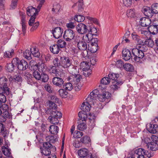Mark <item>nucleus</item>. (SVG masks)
Segmentation results:
<instances>
[{
    "mask_svg": "<svg viewBox=\"0 0 158 158\" xmlns=\"http://www.w3.org/2000/svg\"><path fill=\"white\" fill-rule=\"evenodd\" d=\"M53 63L54 65V66H55V67H59L60 65H61V62H60L59 61L57 58H55L53 60Z\"/></svg>",
    "mask_w": 158,
    "mask_h": 158,
    "instance_id": "obj_63",
    "label": "nucleus"
},
{
    "mask_svg": "<svg viewBox=\"0 0 158 158\" xmlns=\"http://www.w3.org/2000/svg\"><path fill=\"white\" fill-rule=\"evenodd\" d=\"M87 128L86 125L84 123L83 121L79 120L78 124L77 126V128L78 129L81 131H84Z\"/></svg>",
    "mask_w": 158,
    "mask_h": 158,
    "instance_id": "obj_31",
    "label": "nucleus"
},
{
    "mask_svg": "<svg viewBox=\"0 0 158 158\" xmlns=\"http://www.w3.org/2000/svg\"><path fill=\"white\" fill-rule=\"evenodd\" d=\"M108 77H105L101 80V83L103 85H107L109 84L110 82V79L108 78Z\"/></svg>",
    "mask_w": 158,
    "mask_h": 158,
    "instance_id": "obj_51",
    "label": "nucleus"
},
{
    "mask_svg": "<svg viewBox=\"0 0 158 158\" xmlns=\"http://www.w3.org/2000/svg\"><path fill=\"white\" fill-rule=\"evenodd\" d=\"M66 26L68 28L73 29L76 26V24L74 22H70L66 24Z\"/></svg>",
    "mask_w": 158,
    "mask_h": 158,
    "instance_id": "obj_64",
    "label": "nucleus"
},
{
    "mask_svg": "<svg viewBox=\"0 0 158 158\" xmlns=\"http://www.w3.org/2000/svg\"><path fill=\"white\" fill-rule=\"evenodd\" d=\"M14 67L15 66L10 63L7 64L6 66V70L9 72L13 71L14 70Z\"/></svg>",
    "mask_w": 158,
    "mask_h": 158,
    "instance_id": "obj_58",
    "label": "nucleus"
},
{
    "mask_svg": "<svg viewBox=\"0 0 158 158\" xmlns=\"http://www.w3.org/2000/svg\"><path fill=\"white\" fill-rule=\"evenodd\" d=\"M28 67V63L26 60H20L18 66V68L19 70L22 71L25 70Z\"/></svg>",
    "mask_w": 158,
    "mask_h": 158,
    "instance_id": "obj_20",
    "label": "nucleus"
},
{
    "mask_svg": "<svg viewBox=\"0 0 158 158\" xmlns=\"http://www.w3.org/2000/svg\"><path fill=\"white\" fill-rule=\"evenodd\" d=\"M81 142L84 143H88L90 141V138L87 136H84L80 139Z\"/></svg>",
    "mask_w": 158,
    "mask_h": 158,
    "instance_id": "obj_52",
    "label": "nucleus"
},
{
    "mask_svg": "<svg viewBox=\"0 0 158 158\" xmlns=\"http://www.w3.org/2000/svg\"><path fill=\"white\" fill-rule=\"evenodd\" d=\"M27 15L29 16H35L38 14V12L36 10V9L32 6L28 7L27 10Z\"/></svg>",
    "mask_w": 158,
    "mask_h": 158,
    "instance_id": "obj_24",
    "label": "nucleus"
},
{
    "mask_svg": "<svg viewBox=\"0 0 158 158\" xmlns=\"http://www.w3.org/2000/svg\"><path fill=\"white\" fill-rule=\"evenodd\" d=\"M45 113L47 114H49L50 116L48 117V119L50 122L53 124H56L59 122L58 119L62 117V114L59 112H55L49 110H46Z\"/></svg>",
    "mask_w": 158,
    "mask_h": 158,
    "instance_id": "obj_1",
    "label": "nucleus"
},
{
    "mask_svg": "<svg viewBox=\"0 0 158 158\" xmlns=\"http://www.w3.org/2000/svg\"><path fill=\"white\" fill-rule=\"evenodd\" d=\"M139 32L141 34H143L147 37L150 34L149 32L146 30H144L143 28L140 29L139 30Z\"/></svg>",
    "mask_w": 158,
    "mask_h": 158,
    "instance_id": "obj_61",
    "label": "nucleus"
},
{
    "mask_svg": "<svg viewBox=\"0 0 158 158\" xmlns=\"http://www.w3.org/2000/svg\"><path fill=\"white\" fill-rule=\"evenodd\" d=\"M90 105L89 103L86 102H83L81 106V109L83 112L85 113L86 112L89 111L90 110Z\"/></svg>",
    "mask_w": 158,
    "mask_h": 158,
    "instance_id": "obj_29",
    "label": "nucleus"
},
{
    "mask_svg": "<svg viewBox=\"0 0 158 158\" xmlns=\"http://www.w3.org/2000/svg\"><path fill=\"white\" fill-rule=\"evenodd\" d=\"M58 93L60 95L62 98L65 97L68 93V92L63 89H60L59 90Z\"/></svg>",
    "mask_w": 158,
    "mask_h": 158,
    "instance_id": "obj_54",
    "label": "nucleus"
},
{
    "mask_svg": "<svg viewBox=\"0 0 158 158\" xmlns=\"http://www.w3.org/2000/svg\"><path fill=\"white\" fill-rule=\"evenodd\" d=\"M108 78L110 79V82L113 81L118 80V78L119 77V75L118 74L112 73H110L108 75ZM118 80H120L118 79Z\"/></svg>",
    "mask_w": 158,
    "mask_h": 158,
    "instance_id": "obj_34",
    "label": "nucleus"
},
{
    "mask_svg": "<svg viewBox=\"0 0 158 158\" xmlns=\"http://www.w3.org/2000/svg\"><path fill=\"white\" fill-rule=\"evenodd\" d=\"M33 75L34 77L37 80H40L41 74L38 71H35L33 73Z\"/></svg>",
    "mask_w": 158,
    "mask_h": 158,
    "instance_id": "obj_56",
    "label": "nucleus"
},
{
    "mask_svg": "<svg viewBox=\"0 0 158 158\" xmlns=\"http://www.w3.org/2000/svg\"><path fill=\"white\" fill-rule=\"evenodd\" d=\"M132 53L134 56L133 59L135 62L139 63L142 62V60L144 56L143 52L141 50H139V49L134 48L132 50Z\"/></svg>",
    "mask_w": 158,
    "mask_h": 158,
    "instance_id": "obj_2",
    "label": "nucleus"
},
{
    "mask_svg": "<svg viewBox=\"0 0 158 158\" xmlns=\"http://www.w3.org/2000/svg\"><path fill=\"white\" fill-rule=\"evenodd\" d=\"M124 65L123 61L121 60H119L116 62L115 66L116 67L121 70L123 69Z\"/></svg>",
    "mask_w": 158,
    "mask_h": 158,
    "instance_id": "obj_40",
    "label": "nucleus"
},
{
    "mask_svg": "<svg viewBox=\"0 0 158 158\" xmlns=\"http://www.w3.org/2000/svg\"><path fill=\"white\" fill-rule=\"evenodd\" d=\"M142 10L144 15L148 18H152L153 15L154 13L151 7L144 6L143 7Z\"/></svg>",
    "mask_w": 158,
    "mask_h": 158,
    "instance_id": "obj_15",
    "label": "nucleus"
},
{
    "mask_svg": "<svg viewBox=\"0 0 158 158\" xmlns=\"http://www.w3.org/2000/svg\"><path fill=\"white\" fill-rule=\"evenodd\" d=\"M56 136H51L50 137V142H45L43 143V144L44 148L50 149L52 147V145L50 143L54 142L56 141Z\"/></svg>",
    "mask_w": 158,
    "mask_h": 158,
    "instance_id": "obj_16",
    "label": "nucleus"
},
{
    "mask_svg": "<svg viewBox=\"0 0 158 158\" xmlns=\"http://www.w3.org/2000/svg\"><path fill=\"white\" fill-rule=\"evenodd\" d=\"M56 67L54 66H50L48 69L49 72L51 74H55V76H59L60 75L59 73H60L58 71Z\"/></svg>",
    "mask_w": 158,
    "mask_h": 158,
    "instance_id": "obj_30",
    "label": "nucleus"
},
{
    "mask_svg": "<svg viewBox=\"0 0 158 158\" xmlns=\"http://www.w3.org/2000/svg\"><path fill=\"white\" fill-rule=\"evenodd\" d=\"M2 151L3 154L7 156H9L10 155L11 153L10 150L4 146L2 148Z\"/></svg>",
    "mask_w": 158,
    "mask_h": 158,
    "instance_id": "obj_45",
    "label": "nucleus"
},
{
    "mask_svg": "<svg viewBox=\"0 0 158 158\" xmlns=\"http://www.w3.org/2000/svg\"><path fill=\"white\" fill-rule=\"evenodd\" d=\"M75 36V32L73 30L69 29L65 31L63 37L66 41L71 42L74 38Z\"/></svg>",
    "mask_w": 158,
    "mask_h": 158,
    "instance_id": "obj_6",
    "label": "nucleus"
},
{
    "mask_svg": "<svg viewBox=\"0 0 158 158\" xmlns=\"http://www.w3.org/2000/svg\"><path fill=\"white\" fill-rule=\"evenodd\" d=\"M20 61V60L18 58L16 57L13 59L11 63L15 66H18Z\"/></svg>",
    "mask_w": 158,
    "mask_h": 158,
    "instance_id": "obj_60",
    "label": "nucleus"
},
{
    "mask_svg": "<svg viewBox=\"0 0 158 158\" xmlns=\"http://www.w3.org/2000/svg\"><path fill=\"white\" fill-rule=\"evenodd\" d=\"M78 155L81 157L85 158H94L91 154L88 153V150L86 148H82L78 151Z\"/></svg>",
    "mask_w": 158,
    "mask_h": 158,
    "instance_id": "obj_8",
    "label": "nucleus"
},
{
    "mask_svg": "<svg viewBox=\"0 0 158 158\" xmlns=\"http://www.w3.org/2000/svg\"><path fill=\"white\" fill-rule=\"evenodd\" d=\"M93 95H90V93L89 95L88 96V98L86 99V102L90 104V103L93 102V101L94 100H95L97 99V98L95 97L94 96H93Z\"/></svg>",
    "mask_w": 158,
    "mask_h": 158,
    "instance_id": "obj_48",
    "label": "nucleus"
},
{
    "mask_svg": "<svg viewBox=\"0 0 158 158\" xmlns=\"http://www.w3.org/2000/svg\"><path fill=\"white\" fill-rule=\"evenodd\" d=\"M88 49L83 50V51L81 53V56L85 60L89 58V57L91 54L90 52H88Z\"/></svg>",
    "mask_w": 158,
    "mask_h": 158,
    "instance_id": "obj_37",
    "label": "nucleus"
},
{
    "mask_svg": "<svg viewBox=\"0 0 158 158\" xmlns=\"http://www.w3.org/2000/svg\"><path fill=\"white\" fill-rule=\"evenodd\" d=\"M123 69L127 71L132 72L134 70V68L132 65L127 63L124 64Z\"/></svg>",
    "mask_w": 158,
    "mask_h": 158,
    "instance_id": "obj_36",
    "label": "nucleus"
},
{
    "mask_svg": "<svg viewBox=\"0 0 158 158\" xmlns=\"http://www.w3.org/2000/svg\"><path fill=\"white\" fill-rule=\"evenodd\" d=\"M85 17L83 15H75L74 16V20L75 21L78 22H83L85 19Z\"/></svg>",
    "mask_w": 158,
    "mask_h": 158,
    "instance_id": "obj_39",
    "label": "nucleus"
},
{
    "mask_svg": "<svg viewBox=\"0 0 158 158\" xmlns=\"http://www.w3.org/2000/svg\"><path fill=\"white\" fill-rule=\"evenodd\" d=\"M135 10L134 9H131L128 10L127 11V17L133 18L135 17Z\"/></svg>",
    "mask_w": 158,
    "mask_h": 158,
    "instance_id": "obj_44",
    "label": "nucleus"
},
{
    "mask_svg": "<svg viewBox=\"0 0 158 158\" xmlns=\"http://www.w3.org/2000/svg\"><path fill=\"white\" fill-rule=\"evenodd\" d=\"M49 131L51 134L53 135H56L58 133L59 128L56 126L52 125L49 127Z\"/></svg>",
    "mask_w": 158,
    "mask_h": 158,
    "instance_id": "obj_33",
    "label": "nucleus"
},
{
    "mask_svg": "<svg viewBox=\"0 0 158 158\" xmlns=\"http://www.w3.org/2000/svg\"><path fill=\"white\" fill-rule=\"evenodd\" d=\"M151 8L154 14L158 13V3H156L152 4L151 6Z\"/></svg>",
    "mask_w": 158,
    "mask_h": 158,
    "instance_id": "obj_47",
    "label": "nucleus"
},
{
    "mask_svg": "<svg viewBox=\"0 0 158 158\" xmlns=\"http://www.w3.org/2000/svg\"><path fill=\"white\" fill-rule=\"evenodd\" d=\"M148 30L150 33L155 35L158 33V21L153 22V24L149 26Z\"/></svg>",
    "mask_w": 158,
    "mask_h": 158,
    "instance_id": "obj_11",
    "label": "nucleus"
},
{
    "mask_svg": "<svg viewBox=\"0 0 158 158\" xmlns=\"http://www.w3.org/2000/svg\"><path fill=\"white\" fill-rule=\"evenodd\" d=\"M144 44L148 47L152 48L154 45V42L151 39H146L144 41Z\"/></svg>",
    "mask_w": 158,
    "mask_h": 158,
    "instance_id": "obj_41",
    "label": "nucleus"
},
{
    "mask_svg": "<svg viewBox=\"0 0 158 158\" xmlns=\"http://www.w3.org/2000/svg\"><path fill=\"white\" fill-rule=\"evenodd\" d=\"M57 44L59 48H65L66 45V43L65 41L60 39L58 40Z\"/></svg>",
    "mask_w": 158,
    "mask_h": 158,
    "instance_id": "obj_46",
    "label": "nucleus"
},
{
    "mask_svg": "<svg viewBox=\"0 0 158 158\" xmlns=\"http://www.w3.org/2000/svg\"><path fill=\"white\" fill-rule=\"evenodd\" d=\"M50 50L54 54H57L60 50L59 47L57 44H54L50 47Z\"/></svg>",
    "mask_w": 158,
    "mask_h": 158,
    "instance_id": "obj_32",
    "label": "nucleus"
},
{
    "mask_svg": "<svg viewBox=\"0 0 158 158\" xmlns=\"http://www.w3.org/2000/svg\"><path fill=\"white\" fill-rule=\"evenodd\" d=\"M33 50H32V49L31 50L32 55L35 57L39 58L40 56V53L38 52V49L36 48H33Z\"/></svg>",
    "mask_w": 158,
    "mask_h": 158,
    "instance_id": "obj_49",
    "label": "nucleus"
},
{
    "mask_svg": "<svg viewBox=\"0 0 158 158\" xmlns=\"http://www.w3.org/2000/svg\"><path fill=\"white\" fill-rule=\"evenodd\" d=\"M7 81V79L5 77L0 78V88H2L3 89L6 90V93L9 94L10 93L9 89L7 87L6 81Z\"/></svg>",
    "mask_w": 158,
    "mask_h": 158,
    "instance_id": "obj_9",
    "label": "nucleus"
},
{
    "mask_svg": "<svg viewBox=\"0 0 158 158\" xmlns=\"http://www.w3.org/2000/svg\"><path fill=\"white\" fill-rule=\"evenodd\" d=\"M146 146L148 149L152 151H156L158 149V145L152 141L148 143Z\"/></svg>",
    "mask_w": 158,
    "mask_h": 158,
    "instance_id": "obj_27",
    "label": "nucleus"
},
{
    "mask_svg": "<svg viewBox=\"0 0 158 158\" xmlns=\"http://www.w3.org/2000/svg\"><path fill=\"white\" fill-rule=\"evenodd\" d=\"M142 27H147L151 24V21L149 18L143 17L140 19L139 22Z\"/></svg>",
    "mask_w": 158,
    "mask_h": 158,
    "instance_id": "obj_22",
    "label": "nucleus"
},
{
    "mask_svg": "<svg viewBox=\"0 0 158 158\" xmlns=\"http://www.w3.org/2000/svg\"><path fill=\"white\" fill-rule=\"evenodd\" d=\"M0 133H1L4 135L7 133L4 125L1 122H0Z\"/></svg>",
    "mask_w": 158,
    "mask_h": 158,
    "instance_id": "obj_55",
    "label": "nucleus"
},
{
    "mask_svg": "<svg viewBox=\"0 0 158 158\" xmlns=\"http://www.w3.org/2000/svg\"><path fill=\"white\" fill-rule=\"evenodd\" d=\"M49 79L48 75L44 73H41L40 76V80L42 82H46Z\"/></svg>",
    "mask_w": 158,
    "mask_h": 158,
    "instance_id": "obj_38",
    "label": "nucleus"
},
{
    "mask_svg": "<svg viewBox=\"0 0 158 158\" xmlns=\"http://www.w3.org/2000/svg\"><path fill=\"white\" fill-rule=\"evenodd\" d=\"M60 8V5L58 4H57L54 5L52 9V11L55 12H57L59 11Z\"/></svg>",
    "mask_w": 158,
    "mask_h": 158,
    "instance_id": "obj_59",
    "label": "nucleus"
},
{
    "mask_svg": "<svg viewBox=\"0 0 158 158\" xmlns=\"http://www.w3.org/2000/svg\"><path fill=\"white\" fill-rule=\"evenodd\" d=\"M6 93V90L3 89L2 88H0V101L3 103H5L6 101V95L9 94Z\"/></svg>",
    "mask_w": 158,
    "mask_h": 158,
    "instance_id": "obj_25",
    "label": "nucleus"
},
{
    "mask_svg": "<svg viewBox=\"0 0 158 158\" xmlns=\"http://www.w3.org/2000/svg\"><path fill=\"white\" fill-rule=\"evenodd\" d=\"M41 153L46 156H48L51 153L50 149H47L44 148L43 150H41Z\"/></svg>",
    "mask_w": 158,
    "mask_h": 158,
    "instance_id": "obj_62",
    "label": "nucleus"
},
{
    "mask_svg": "<svg viewBox=\"0 0 158 158\" xmlns=\"http://www.w3.org/2000/svg\"><path fill=\"white\" fill-rule=\"evenodd\" d=\"M61 66L65 69H67L74 63V60H73L68 56H63L60 58Z\"/></svg>",
    "mask_w": 158,
    "mask_h": 158,
    "instance_id": "obj_4",
    "label": "nucleus"
},
{
    "mask_svg": "<svg viewBox=\"0 0 158 158\" xmlns=\"http://www.w3.org/2000/svg\"><path fill=\"white\" fill-rule=\"evenodd\" d=\"M149 126V127H147V129L150 133L154 134L158 132V125L157 124H150Z\"/></svg>",
    "mask_w": 158,
    "mask_h": 158,
    "instance_id": "obj_23",
    "label": "nucleus"
},
{
    "mask_svg": "<svg viewBox=\"0 0 158 158\" xmlns=\"http://www.w3.org/2000/svg\"><path fill=\"white\" fill-rule=\"evenodd\" d=\"M122 80H118L112 81L111 88L114 90L116 91L120 88V86L123 83Z\"/></svg>",
    "mask_w": 158,
    "mask_h": 158,
    "instance_id": "obj_13",
    "label": "nucleus"
},
{
    "mask_svg": "<svg viewBox=\"0 0 158 158\" xmlns=\"http://www.w3.org/2000/svg\"><path fill=\"white\" fill-rule=\"evenodd\" d=\"M146 154V150L143 148H138L134 151V157L135 158H146L144 155Z\"/></svg>",
    "mask_w": 158,
    "mask_h": 158,
    "instance_id": "obj_14",
    "label": "nucleus"
},
{
    "mask_svg": "<svg viewBox=\"0 0 158 158\" xmlns=\"http://www.w3.org/2000/svg\"><path fill=\"white\" fill-rule=\"evenodd\" d=\"M122 54L123 59L126 61L129 60L132 57L130 51L126 48L123 50Z\"/></svg>",
    "mask_w": 158,
    "mask_h": 158,
    "instance_id": "obj_19",
    "label": "nucleus"
},
{
    "mask_svg": "<svg viewBox=\"0 0 158 158\" xmlns=\"http://www.w3.org/2000/svg\"><path fill=\"white\" fill-rule=\"evenodd\" d=\"M78 65L77 61H74L73 64L71 65L67 69L71 75L74 74L75 75L78 73V69L77 68Z\"/></svg>",
    "mask_w": 158,
    "mask_h": 158,
    "instance_id": "obj_7",
    "label": "nucleus"
},
{
    "mask_svg": "<svg viewBox=\"0 0 158 158\" xmlns=\"http://www.w3.org/2000/svg\"><path fill=\"white\" fill-rule=\"evenodd\" d=\"M89 31L88 33L83 36V39L87 43H89L93 39V35H96L95 34L97 33V31L96 28L93 27L89 26Z\"/></svg>",
    "mask_w": 158,
    "mask_h": 158,
    "instance_id": "obj_3",
    "label": "nucleus"
},
{
    "mask_svg": "<svg viewBox=\"0 0 158 158\" xmlns=\"http://www.w3.org/2000/svg\"><path fill=\"white\" fill-rule=\"evenodd\" d=\"M18 0H11L10 5V9H15L17 6V3Z\"/></svg>",
    "mask_w": 158,
    "mask_h": 158,
    "instance_id": "obj_53",
    "label": "nucleus"
},
{
    "mask_svg": "<svg viewBox=\"0 0 158 158\" xmlns=\"http://www.w3.org/2000/svg\"><path fill=\"white\" fill-rule=\"evenodd\" d=\"M31 50H26L23 52L24 57L28 60H31L32 59L31 54H32L31 52L32 48L30 49Z\"/></svg>",
    "mask_w": 158,
    "mask_h": 158,
    "instance_id": "obj_35",
    "label": "nucleus"
},
{
    "mask_svg": "<svg viewBox=\"0 0 158 158\" xmlns=\"http://www.w3.org/2000/svg\"><path fill=\"white\" fill-rule=\"evenodd\" d=\"M83 0H78L77 2L76 3H75L73 5L72 7L73 8L76 6H77L78 12H81L83 10Z\"/></svg>",
    "mask_w": 158,
    "mask_h": 158,
    "instance_id": "obj_28",
    "label": "nucleus"
},
{
    "mask_svg": "<svg viewBox=\"0 0 158 158\" xmlns=\"http://www.w3.org/2000/svg\"><path fill=\"white\" fill-rule=\"evenodd\" d=\"M91 47L90 50V53H94L96 52L98 49V44H95V45H91Z\"/></svg>",
    "mask_w": 158,
    "mask_h": 158,
    "instance_id": "obj_57",
    "label": "nucleus"
},
{
    "mask_svg": "<svg viewBox=\"0 0 158 158\" xmlns=\"http://www.w3.org/2000/svg\"><path fill=\"white\" fill-rule=\"evenodd\" d=\"M71 75L69 77V81L74 85H77L80 81L81 78V76L78 73L75 75Z\"/></svg>",
    "mask_w": 158,
    "mask_h": 158,
    "instance_id": "obj_12",
    "label": "nucleus"
},
{
    "mask_svg": "<svg viewBox=\"0 0 158 158\" xmlns=\"http://www.w3.org/2000/svg\"><path fill=\"white\" fill-rule=\"evenodd\" d=\"M48 105L49 106V108H48L47 110H51L53 111L58 112L56 110L57 108V105L55 102L50 100H48Z\"/></svg>",
    "mask_w": 158,
    "mask_h": 158,
    "instance_id": "obj_26",
    "label": "nucleus"
},
{
    "mask_svg": "<svg viewBox=\"0 0 158 158\" xmlns=\"http://www.w3.org/2000/svg\"><path fill=\"white\" fill-rule=\"evenodd\" d=\"M81 69H82L83 71V74L85 77L88 76H89L88 72L87 71L89 69V67L88 64L84 61H83L81 63Z\"/></svg>",
    "mask_w": 158,
    "mask_h": 158,
    "instance_id": "obj_18",
    "label": "nucleus"
},
{
    "mask_svg": "<svg viewBox=\"0 0 158 158\" xmlns=\"http://www.w3.org/2000/svg\"><path fill=\"white\" fill-rule=\"evenodd\" d=\"M38 64V70L40 72L44 73L47 69L46 66L44 63L41 64L39 63Z\"/></svg>",
    "mask_w": 158,
    "mask_h": 158,
    "instance_id": "obj_42",
    "label": "nucleus"
},
{
    "mask_svg": "<svg viewBox=\"0 0 158 158\" xmlns=\"http://www.w3.org/2000/svg\"><path fill=\"white\" fill-rule=\"evenodd\" d=\"M77 32L81 35L86 34L89 31V26L82 23H79L76 27Z\"/></svg>",
    "mask_w": 158,
    "mask_h": 158,
    "instance_id": "obj_5",
    "label": "nucleus"
},
{
    "mask_svg": "<svg viewBox=\"0 0 158 158\" xmlns=\"http://www.w3.org/2000/svg\"><path fill=\"white\" fill-rule=\"evenodd\" d=\"M73 84L71 82L67 83L63 85V88L66 90L70 91L73 88Z\"/></svg>",
    "mask_w": 158,
    "mask_h": 158,
    "instance_id": "obj_43",
    "label": "nucleus"
},
{
    "mask_svg": "<svg viewBox=\"0 0 158 158\" xmlns=\"http://www.w3.org/2000/svg\"><path fill=\"white\" fill-rule=\"evenodd\" d=\"M52 31L54 37L56 39H58L61 36L63 30L60 27H57Z\"/></svg>",
    "mask_w": 158,
    "mask_h": 158,
    "instance_id": "obj_17",
    "label": "nucleus"
},
{
    "mask_svg": "<svg viewBox=\"0 0 158 158\" xmlns=\"http://www.w3.org/2000/svg\"><path fill=\"white\" fill-rule=\"evenodd\" d=\"M52 81L53 84L56 86L61 87L64 83V79L59 76H56L52 79Z\"/></svg>",
    "mask_w": 158,
    "mask_h": 158,
    "instance_id": "obj_10",
    "label": "nucleus"
},
{
    "mask_svg": "<svg viewBox=\"0 0 158 158\" xmlns=\"http://www.w3.org/2000/svg\"><path fill=\"white\" fill-rule=\"evenodd\" d=\"M14 51L12 49L11 51L5 52L4 53V57L10 58L12 57V55L14 54Z\"/></svg>",
    "mask_w": 158,
    "mask_h": 158,
    "instance_id": "obj_50",
    "label": "nucleus"
},
{
    "mask_svg": "<svg viewBox=\"0 0 158 158\" xmlns=\"http://www.w3.org/2000/svg\"><path fill=\"white\" fill-rule=\"evenodd\" d=\"M77 43V46L78 49L81 50H85L88 49L89 50V47L88 48V45L85 42L79 41H78V40L76 41Z\"/></svg>",
    "mask_w": 158,
    "mask_h": 158,
    "instance_id": "obj_21",
    "label": "nucleus"
}]
</instances>
